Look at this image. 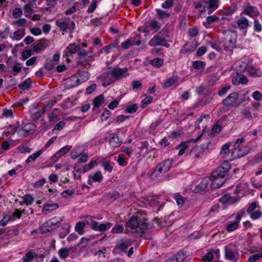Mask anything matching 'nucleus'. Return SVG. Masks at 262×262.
<instances>
[{"label":"nucleus","mask_w":262,"mask_h":262,"mask_svg":"<svg viewBox=\"0 0 262 262\" xmlns=\"http://www.w3.org/2000/svg\"><path fill=\"white\" fill-rule=\"evenodd\" d=\"M102 166L104 168V169L108 171V172H111L114 168L113 164L110 161L104 160L101 161Z\"/></svg>","instance_id":"obj_34"},{"label":"nucleus","mask_w":262,"mask_h":262,"mask_svg":"<svg viewBox=\"0 0 262 262\" xmlns=\"http://www.w3.org/2000/svg\"><path fill=\"white\" fill-rule=\"evenodd\" d=\"M202 136V135H200L199 137H198L196 139H192L190 140H189L187 141L182 142L181 144H180L179 145H177L176 148L178 149H180V150L178 153V155L179 156H181L183 155L186 151V150L189 148L190 146V143H195L198 140H199L201 139V137Z\"/></svg>","instance_id":"obj_13"},{"label":"nucleus","mask_w":262,"mask_h":262,"mask_svg":"<svg viewBox=\"0 0 262 262\" xmlns=\"http://www.w3.org/2000/svg\"><path fill=\"white\" fill-rule=\"evenodd\" d=\"M174 257L176 262H182L185 259L186 256L183 252H179L174 255Z\"/></svg>","instance_id":"obj_58"},{"label":"nucleus","mask_w":262,"mask_h":262,"mask_svg":"<svg viewBox=\"0 0 262 262\" xmlns=\"http://www.w3.org/2000/svg\"><path fill=\"white\" fill-rule=\"evenodd\" d=\"M53 230H54V229L52 228V227L50 225H48V221L45 223L40 228L41 233L50 232Z\"/></svg>","instance_id":"obj_51"},{"label":"nucleus","mask_w":262,"mask_h":262,"mask_svg":"<svg viewBox=\"0 0 262 262\" xmlns=\"http://www.w3.org/2000/svg\"><path fill=\"white\" fill-rule=\"evenodd\" d=\"M147 26L154 30L155 32H157L161 27L160 23L156 20H152L150 21L147 22Z\"/></svg>","instance_id":"obj_33"},{"label":"nucleus","mask_w":262,"mask_h":262,"mask_svg":"<svg viewBox=\"0 0 262 262\" xmlns=\"http://www.w3.org/2000/svg\"><path fill=\"white\" fill-rule=\"evenodd\" d=\"M62 221V217H54L48 221V225H50L52 227V228L55 229L60 226Z\"/></svg>","instance_id":"obj_27"},{"label":"nucleus","mask_w":262,"mask_h":262,"mask_svg":"<svg viewBox=\"0 0 262 262\" xmlns=\"http://www.w3.org/2000/svg\"><path fill=\"white\" fill-rule=\"evenodd\" d=\"M35 256V253L32 251L27 253L23 258V262H30Z\"/></svg>","instance_id":"obj_47"},{"label":"nucleus","mask_w":262,"mask_h":262,"mask_svg":"<svg viewBox=\"0 0 262 262\" xmlns=\"http://www.w3.org/2000/svg\"><path fill=\"white\" fill-rule=\"evenodd\" d=\"M59 207L57 203H46L42 208V212L43 214H47Z\"/></svg>","instance_id":"obj_21"},{"label":"nucleus","mask_w":262,"mask_h":262,"mask_svg":"<svg viewBox=\"0 0 262 262\" xmlns=\"http://www.w3.org/2000/svg\"><path fill=\"white\" fill-rule=\"evenodd\" d=\"M25 35L24 30L19 29L10 35V37L15 40H20Z\"/></svg>","instance_id":"obj_29"},{"label":"nucleus","mask_w":262,"mask_h":262,"mask_svg":"<svg viewBox=\"0 0 262 262\" xmlns=\"http://www.w3.org/2000/svg\"><path fill=\"white\" fill-rule=\"evenodd\" d=\"M90 78V74L88 72L83 71L80 73L78 76H73L70 80L74 82L73 86H76L87 81Z\"/></svg>","instance_id":"obj_9"},{"label":"nucleus","mask_w":262,"mask_h":262,"mask_svg":"<svg viewBox=\"0 0 262 262\" xmlns=\"http://www.w3.org/2000/svg\"><path fill=\"white\" fill-rule=\"evenodd\" d=\"M118 45V42L117 41H115L113 43H111L108 46L105 47L103 48L101 50V52L102 51H104L105 52V53L108 54L110 52V50L112 49L113 48H116Z\"/></svg>","instance_id":"obj_57"},{"label":"nucleus","mask_w":262,"mask_h":262,"mask_svg":"<svg viewBox=\"0 0 262 262\" xmlns=\"http://www.w3.org/2000/svg\"><path fill=\"white\" fill-rule=\"evenodd\" d=\"M23 201L20 203L21 205L25 204L27 205H30L33 203L34 201L33 198L30 194L25 195L24 197H23Z\"/></svg>","instance_id":"obj_42"},{"label":"nucleus","mask_w":262,"mask_h":262,"mask_svg":"<svg viewBox=\"0 0 262 262\" xmlns=\"http://www.w3.org/2000/svg\"><path fill=\"white\" fill-rule=\"evenodd\" d=\"M104 102V97L102 95H100L96 97L93 100V103L95 107H98L100 106Z\"/></svg>","instance_id":"obj_45"},{"label":"nucleus","mask_w":262,"mask_h":262,"mask_svg":"<svg viewBox=\"0 0 262 262\" xmlns=\"http://www.w3.org/2000/svg\"><path fill=\"white\" fill-rule=\"evenodd\" d=\"M233 198L229 194H225L219 199L220 202L223 204L232 203Z\"/></svg>","instance_id":"obj_55"},{"label":"nucleus","mask_w":262,"mask_h":262,"mask_svg":"<svg viewBox=\"0 0 262 262\" xmlns=\"http://www.w3.org/2000/svg\"><path fill=\"white\" fill-rule=\"evenodd\" d=\"M88 159H89V156L87 154L80 153V155L78 157V162L79 163H85L88 160Z\"/></svg>","instance_id":"obj_63"},{"label":"nucleus","mask_w":262,"mask_h":262,"mask_svg":"<svg viewBox=\"0 0 262 262\" xmlns=\"http://www.w3.org/2000/svg\"><path fill=\"white\" fill-rule=\"evenodd\" d=\"M85 222L87 224L90 226L92 229L100 232L105 231L107 229H110L113 225V224L110 222L99 224L98 222L94 221L92 216H88Z\"/></svg>","instance_id":"obj_3"},{"label":"nucleus","mask_w":262,"mask_h":262,"mask_svg":"<svg viewBox=\"0 0 262 262\" xmlns=\"http://www.w3.org/2000/svg\"><path fill=\"white\" fill-rule=\"evenodd\" d=\"M208 184V180L207 178L203 179L201 183L196 188V191H202L204 190L207 186Z\"/></svg>","instance_id":"obj_49"},{"label":"nucleus","mask_w":262,"mask_h":262,"mask_svg":"<svg viewBox=\"0 0 262 262\" xmlns=\"http://www.w3.org/2000/svg\"><path fill=\"white\" fill-rule=\"evenodd\" d=\"M148 44L151 47L164 46L169 47V45L167 43V40L164 36H162L158 33L155 35L149 41Z\"/></svg>","instance_id":"obj_7"},{"label":"nucleus","mask_w":262,"mask_h":262,"mask_svg":"<svg viewBox=\"0 0 262 262\" xmlns=\"http://www.w3.org/2000/svg\"><path fill=\"white\" fill-rule=\"evenodd\" d=\"M11 69L12 70L13 75L16 76L23 69V64L20 62H14L11 66Z\"/></svg>","instance_id":"obj_31"},{"label":"nucleus","mask_w":262,"mask_h":262,"mask_svg":"<svg viewBox=\"0 0 262 262\" xmlns=\"http://www.w3.org/2000/svg\"><path fill=\"white\" fill-rule=\"evenodd\" d=\"M248 80L247 78L240 73H236V75L234 76L232 79V83L233 85L246 84L248 83Z\"/></svg>","instance_id":"obj_19"},{"label":"nucleus","mask_w":262,"mask_h":262,"mask_svg":"<svg viewBox=\"0 0 262 262\" xmlns=\"http://www.w3.org/2000/svg\"><path fill=\"white\" fill-rule=\"evenodd\" d=\"M164 174V172H162L157 166L152 171L150 176L152 179H158Z\"/></svg>","instance_id":"obj_39"},{"label":"nucleus","mask_w":262,"mask_h":262,"mask_svg":"<svg viewBox=\"0 0 262 262\" xmlns=\"http://www.w3.org/2000/svg\"><path fill=\"white\" fill-rule=\"evenodd\" d=\"M71 249V248H61L60 249H59L58 252L59 256L62 259L66 258L69 255Z\"/></svg>","instance_id":"obj_37"},{"label":"nucleus","mask_w":262,"mask_h":262,"mask_svg":"<svg viewBox=\"0 0 262 262\" xmlns=\"http://www.w3.org/2000/svg\"><path fill=\"white\" fill-rule=\"evenodd\" d=\"M56 25L63 32H72L75 28V24L73 20H64L62 19H57L56 21Z\"/></svg>","instance_id":"obj_5"},{"label":"nucleus","mask_w":262,"mask_h":262,"mask_svg":"<svg viewBox=\"0 0 262 262\" xmlns=\"http://www.w3.org/2000/svg\"><path fill=\"white\" fill-rule=\"evenodd\" d=\"M86 222H79L76 224L75 226V231H77L80 235H82L83 233V228L85 227Z\"/></svg>","instance_id":"obj_43"},{"label":"nucleus","mask_w":262,"mask_h":262,"mask_svg":"<svg viewBox=\"0 0 262 262\" xmlns=\"http://www.w3.org/2000/svg\"><path fill=\"white\" fill-rule=\"evenodd\" d=\"M146 221L145 218L138 219L133 216L126 223L125 231L132 233L136 236H141L145 230L150 228V225Z\"/></svg>","instance_id":"obj_1"},{"label":"nucleus","mask_w":262,"mask_h":262,"mask_svg":"<svg viewBox=\"0 0 262 262\" xmlns=\"http://www.w3.org/2000/svg\"><path fill=\"white\" fill-rule=\"evenodd\" d=\"M92 52H88L85 51L84 49H83L81 48V47L79 46V50H78L77 52V54L78 55V57H81L83 58L86 56H89L90 55H92Z\"/></svg>","instance_id":"obj_52"},{"label":"nucleus","mask_w":262,"mask_h":262,"mask_svg":"<svg viewBox=\"0 0 262 262\" xmlns=\"http://www.w3.org/2000/svg\"><path fill=\"white\" fill-rule=\"evenodd\" d=\"M43 152V150H39L36 152L31 155L28 159L26 160V164H28L32 161H35L38 157H39Z\"/></svg>","instance_id":"obj_35"},{"label":"nucleus","mask_w":262,"mask_h":262,"mask_svg":"<svg viewBox=\"0 0 262 262\" xmlns=\"http://www.w3.org/2000/svg\"><path fill=\"white\" fill-rule=\"evenodd\" d=\"M172 166V160H166L164 161L163 162L160 163L157 167L164 172L165 174L167 172L171 167Z\"/></svg>","instance_id":"obj_22"},{"label":"nucleus","mask_w":262,"mask_h":262,"mask_svg":"<svg viewBox=\"0 0 262 262\" xmlns=\"http://www.w3.org/2000/svg\"><path fill=\"white\" fill-rule=\"evenodd\" d=\"M158 34L161 35L162 36H164L165 39L166 40L169 37V30L167 27H164L161 31L158 33Z\"/></svg>","instance_id":"obj_62"},{"label":"nucleus","mask_w":262,"mask_h":262,"mask_svg":"<svg viewBox=\"0 0 262 262\" xmlns=\"http://www.w3.org/2000/svg\"><path fill=\"white\" fill-rule=\"evenodd\" d=\"M219 19V17L214 15H210L207 17V21L204 22L203 24L206 27V28H208V27L207 25H210Z\"/></svg>","instance_id":"obj_53"},{"label":"nucleus","mask_w":262,"mask_h":262,"mask_svg":"<svg viewBox=\"0 0 262 262\" xmlns=\"http://www.w3.org/2000/svg\"><path fill=\"white\" fill-rule=\"evenodd\" d=\"M14 218L13 216H5L0 221V225L2 226H6L9 222L14 221Z\"/></svg>","instance_id":"obj_59"},{"label":"nucleus","mask_w":262,"mask_h":262,"mask_svg":"<svg viewBox=\"0 0 262 262\" xmlns=\"http://www.w3.org/2000/svg\"><path fill=\"white\" fill-rule=\"evenodd\" d=\"M178 206L181 207L184 203L185 198L182 196L179 193H176L173 195Z\"/></svg>","instance_id":"obj_48"},{"label":"nucleus","mask_w":262,"mask_h":262,"mask_svg":"<svg viewBox=\"0 0 262 262\" xmlns=\"http://www.w3.org/2000/svg\"><path fill=\"white\" fill-rule=\"evenodd\" d=\"M239 222H237V221L235 219V221L234 222H228V224L227 225V230L228 232H232L236 230L238 227Z\"/></svg>","instance_id":"obj_36"},{"label":"nucleus","mask_w":262,"mask_h":262,"mask_svg":"<svg viewBox=\"0 0 262 262\" xmlns=\"http://www.w3.org/2000/svg\"><path fill=\"white\" fill-rule=\"evenodd\" d=\"M209 179L212 181L210 186L212 188H217L220 187L225 181L224 177L221 176L220 173H213L210 177Z\"/></svg>","instance_id":"obj_11"},{"label":"nucleus","mask_w":262,"mask_h":262,"mask_svg":"<svg viewBox=\"0 0 262 262\" xmlns=\"http://www.w3.org/2000/svg\"><path fill=\"white\" fill-rule=\"evenodd\" d=\"M24 9L25 11V16L27 17H30L31 16L33 11L32 7H31V5L29 4H26L24 6Z\"/></svg>","instance_id":"obj_54"},{"label":"nucleus","mask_w":262,"mask_h":262,"mask_svg":"<svg viewBox=\"0 0 262 262\" xmlns=\"http://www.w3.org/2000/svg\"><path fill=\"white\" fill-rule=\"evenodd\" d=\"M93 58H94V55H90L85 59H83V58H81V57H78L77 59L76 64L77 66H80L82 67H85L87 65L89 64V62L90 61L93 60Z\"/></svg>","instance_id":"obj_26"},{"label":"nucleus","mask_w":262,"mask_h":262,"mask_svg":"<svg viewBox=\"0 0 262 262\" xmlns=\"http://www.w3.org/2000/svg\"><path fill=\"white\" fill-rule=\"evenodd\" d=\"M150 63L152 66L159 68L163 65V60L160 58L157 57L151 60Z\"/></svg>","instance_id":"obj_46"},{"label":"nucleus","mask_w":262,"mask_h":262,"mask_svg":"<svg viewBox=\"0 0 262 262\" xmlns=\"http://www.w3.org/2000/svg\"><path fill=\"white\" fill-rule=\"evenodd\" d=\"M153 100L151 96H147L141 102V107L145 108L148 104H150Z\"/></svg>","instance_id":"obj_60"},{"label":"nucleus","mask_w":262,"mask_h":262,"mask_svg":"<svg viewBox=\"0 0 262 262\" xmlns=\"http://www.w3.org/2000/svg\"><path fill=\"white\" fill-rule=\"evenodd\" d=\"M179 80V77L178 76H173L165 80L163 84V87L164 88H168L177 82Z\"/></svg>","instance_id":"obj_24"},{"label":"nucleus","mask_w":262,"mask_h":262,"mask_svg":"<svg viewBox=\"0 0 262 262\" xmlns=\"http://www.w3.org/2000/svg\"><path fill=\"white\" fill-rule=\"evenodd\" d=\"M94 182L100 183L103 180V176L100 171H96L93 175L89 176Z\"/></svg>","instance_id":"obj_40"},{"label":"nucleus","mask_w":262,"mask_h":262,"mask_svg":"<svg viewBox=\"0 0 262 262\" xmlns=\"http://www.w3.org/2000/svg\"><path fill=\"white\" fill-rule=\"evenodd\" d=\"M97 164V160H91L90 162L83 166V172H87L91 169H93Z\"/></svg>","instance_id":"obj_44"},{"label":"nucleus","mask_w":262,"mask_h":262,"mask_svg":"<svg viewBox=\"0 0 262 262\" xmlns=\"http://www.w3.org/2000/svg\"><path fill=\"white\" fill-rule=\"evenodd\" d=\"M236 24L238 28L240 29H247L249 26V23L247 18L244 16H242L237 20Z\"/></svg>","instance_id":"obj_28"},{"label":"nucleus","mask_w":262,"mask_h":262,"mask_svg":"<svg viewBox=\"0 0 262 262\" xmlns=\"http://www.w3.org/2000/svg\"><path fill=\"white\" fill-rule=\"evenodd\" d=\"M199 31L197 28L193 27L188 30V34L190 37H194L199 34Z\"/></svg>","instance_id":"obj_61"},{"label":"nucleus","mask_w":262,"mask_h":262,"mask_svg":"<svg viewBox=\"0 0 262 262\" xmlns=\"http://www.w3.org/2000/svg\"><path fill=\"white\" fill-rule=\"evenodd\" d=\"M229 146L230 144L226 143L224 144L222 147V150L221 151L220 154L225 159H228L227 156L229 154Z\"/></svg>","instance_id":"obj_41"},{"label":"nucleus","mask_w":262,"mask_h":262,"mask_svg":"<svg viewBox=\"0 0 262 262\" xmlns=\"http://www.w3.org/2000/svg\"><path fill=\"white\" fill-rule=\"evenodd\" d=\"M230 166L227 163H224L220 166L216 172L217 173H220L221 176L224 177L225 174L229 169Z\"/></svg>","instance_id":"obj_32"},{"label":"nucleus","mask_w":262,"mask_h":262,"mask_svg":"<svg viewBox=\"0 0 262 262\" xmlns=\"http://www.w3.org/2000/svg\"><path fill=\"white\" fill-rule=\"evenodd\" d=\"M134 41L131 39H127L123 42L121 44V47L123 49H128L132 45H133Z\"/></svg>","instance_id":"obj_64"},{"label":"nucleus","mask_w":262,"mask_h":262,"mask_svg":"<svg viewBox=\"0 0 262 262\" xmlns=\"http://www.w3.org/2000/svg\"><path fill=\"white\" fill-rule=\"evenodd\" d=\"M205 66V62L201 61H195L192 62V66L194 69L196 70L204 69Z\"/></svg>","instance_id":"obj_50"},{"label":"nucleus","mask_w":262,"mask_h":262,"mask_svg":"<svg viewBox=\"0 0 262 262\" xmlns=\"http://www.w3.org/2000/svg\"><path fill=\"white\" fill-rule=\"evenodd\" d=\"M122 141L119 140L118 136L115 133L111 135V137L109 141L110 145L113 148L119 147L122 144Z\"/></svg>","instance_id":"obj_23"},{"label":"nucleus","mask_w":262,"mask_h":262,"mask_svg":"<svg viewBox=\"0 0 262 262\" xmlns=\"http://www.w3.org/2000/svg\"><path fill=\"white\" fill-rule=\"evenodd\" d=\"M247 70L249 74L253 77H259L262 75V72L260 69H256L252 66H248Z\"/></svg>","instance_id":"obj_30"},{"label":"nucleus","mask_w":262,"mask_h":262,"mask_svg":"<svg viewBox=\"0 0 262 262\" xmlns=\"http://www.w3.org/2000/svg\"><path fill=\"white\" fill-rule=\"evenodd\" d=\"M98 79L102 81V85L106 87L115 82V80L112 74V71L106 72L100 75L97 77Z\"/></svg>","instance_id":"obj_10"},{"label":"nucleus","mask_w":262,"mask_h":262,"mask_svg":"<svg viewBox=\"0 0 262 262\" xmlns=\"http://www.w3.org/2000/svg\"><path fill=\"white\" fill-rule=\"evenodd\" d=\"M244 138L237 139L234 144V148L231 152L232 160L241 158L246 155L249 151V148L245 145Z\"/></svg>","instance_id":"obj_2"},{"label":"nucleus","mask_w":262,"mask_h":262,"mask_svg":"<svg viewBox=\"0 0 262 262\" xmlns=\"http://www.w3.org/2000/svg\"><path fill=\"white\" fill-rule=\"evenodd\" d=\"M248 67V63L245 61L238 60L235 62L233 66H232L231 70L233 71H235L236 73H242L246 70H247Z\"/></svg>","instance_id":"obj_17"},{"label":"nucleus","mask_w":262,"mask_h":262,"mask_svg":"<svg viewBox=\"0 0 262 262\" xmlns=\"http://www.w3.org/2000/svg\"><path fill=\"white\" fill-rule=\"evenodd\" d=\"M35 129L34 123H27L21 129L18 130L17 133L20 136L25 137L30 134H32Z\"/></svg>","instance_id":"obj_14"},{"label":"nucleus","mask_w":262,"mask_h":262,"mask_svg":"<svg viewBox=\"0 0 262 262\" xmlns=\"http://www.w3.org/2000/svg\"><path fill=\"white\" fill-rule=\"evenodd\" d=\"M132 242L131 239H121L117 245L116 249L124 252L125 250L131 246Z\"/></svg>","instance_id":"obj_20"},{"label":"nucleus","mask_w":262,"mask_h":262,"mask_svg":"<svg viewBox=\"0 0 262 262\" xmlns=\"http://www.w3.org/2000/svg\"><path fill=\"white\" fill-rule=\"evenodd\" d=\"M138 110V105L137 104L127 105L125 109V112L130 114L135 113Z\"/></svg>","instance_id":"obj_56"},{"label":"nucleus","mask_w":262,"mask_h":262,"mask_svg":"<svg viewBox=\"0 0 262 262\" xmlns=\"http://www.w3.org/2000/svg\"><path fill=\"white\" fill-rule=\"evenodd\" d=\"M225 257L226 259L233 262L238 260L239 255L235 245L230 244L225 247Z\"/></svg>","instance_id":"obj_4"},{"label":"nucleus","mask_w":262,"mask_h":262,"mask_svg":"<svg viewBox=\"0 0 262 262\" xmlns=\"http://www.w3.org/2000/svg\"><path fill=\"white\" fill-rule=\"evenodd\" d=\"M223 41L226 50L234 47L236 42L235 33L230 31L226 32Z\"/></svg>","instance_id":"obj_6"},{"label":"nucleus","mask_w":262,"mask_h":262,"mask_svg":"<svg viewBox=\"0 0 262 262\" xmlns=\"http://www.w3.org/2000/svg\"><path fill=\"white\" fill-rule=\"evenodd\" d=\"M71 146H65L61 148L59 151L56 152L55 154L54 155V156L52 158V159L53 160L54 158L55 159V161H56L58 159H59L61 156L67 153L70 149H71Z\"/></svg>","instance_id":"obj_25"},{"label":"nucleus","mask_w":262,"mask_h":262,"mask_svg":"<svg viewBox=\"0 0 262 262\" xmlns=\"http://www.w3.org/2000/svg\"><path fill=\"white\" fill-rule=\"evenodd\" d=\"M206 149L207 146L205 145L195 146L190 152V156L193 158H200L205 154Z\"/></svg>","instance_id":"obj_15"},{"label":"nucleus","mask_w":262,"mask_h":262,"mask_svg":"<svg viewBox=\"0 0 262 262\" xmlns=\"http://www.w3.org/2000/svg\"><path fill=\"white\" fill-rule=\"evenodd\" d=\"M31 80L30 78L26 79L18 85V88L22 90H26L29 89L31 85Z\"/></svg>","instance_id":"obj_38"},{"label":"nucleus","mask_w":262,"mask_h":262,"mask_svg":"<svg viewBox=\"0 0 262 262\" xmlns=\"http://www.w3.org/2000/svg\"><path fill=\"white\" fill-rule=\"evenodd\" d=\"M242 13L253 18L257 17L260 14V13L255 7L249 5L244 6L243 11Z\"/></svg>","instance_id":"obj_18"},{"label":"nucleus","mask_w":262,"mask_h":262,"mask_svg":"<svg viewBox=\"0 0 262 262\" xmlns=\"http://www.w3.org/2000/svg\"><path fill=\"white\" fill-rule=\"evenodd\" d=\"M238 98V94L236 92H233L230 94L223 100V103L226 106H232L236 103Z\"/></svg>","instance_id":"obj_16"},{"label":"nucleus","mask_w":262,"mask_h":262,"mask_svg":"<svg viewBox=\"0 0 262 262\" xmlns=\"http://www.w3.org/2000/svg\"><path fill=\"white\" fill-rule=\"evenodd\" d=\"M79 50V46L76 45L74 43L70 44L66 49L64 51L63 58H64L66 61L69 62L70 61V56L72 57V55L77 53Z\"/></svg>","instance_id":"obj_8"},{"label":"nucleus","mask_w":262,"mask_h":262,"mask_svg":"<svg viewBox=\"0 0 262 262\" xmlns=\"http://www.w3.org/2000/svg\"><path fill=\"white\" fill-rule=\"evenodd\" d=\"M112 71V74L115 80V81L119 80L124 77H125L128 74H127L128 72L127 68H115L113 69Z\"/></svg>","instance_id":"obj_12"}]
</instances>
